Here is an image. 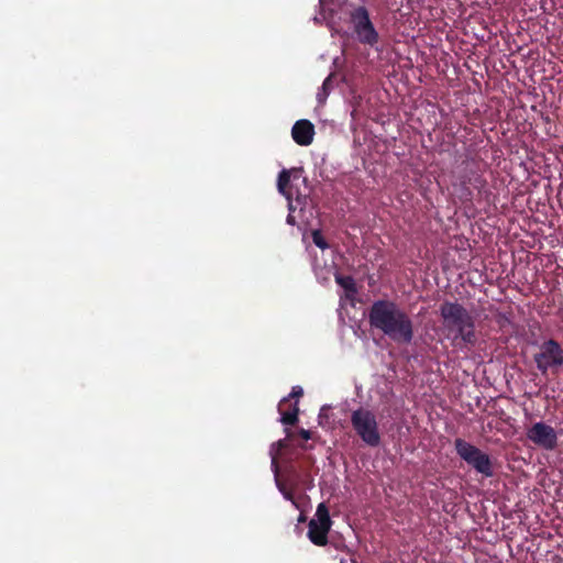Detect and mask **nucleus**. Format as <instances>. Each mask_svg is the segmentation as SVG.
<instances>
[{"mask_svg":"<svg viewBox=\"0 0 563 563\" xmlns=\"http://www.w3.org/2000/svg\"><path fill=\"white\" fill-rule=\"evenodd\" d=\"M277 487H278L279 492L283 494V496L285 497V499L290 500L295 504L294 494L290 490L286 489L285 486L282 483H279L278 481H277Z\"/></svg>","mask_w":563,"mask_h":563,"instance_id":"15","label":"nucleus"},{"mask_svg":"<svg viewBox=\"0 0 563 563\" xmlns=\"http://www.w3.org/2000/svg\"><path fill=\"white\" fill-rule=\"evenodd\" d=\"M351 426L356 435L368 446L377 448L382 442L376 415L368 408L360 407L351 413Z\"/></svg>","mask_w":563,"mask_h":563,"instance_id":"3","label":"nucleus"},{"mask_svg":"<svg viewBox=\"0 0 563 563\" xmlns=\"http://www.w3.org/2000/svg\"><path fill=\"white\" fill-rule=\"evenodd\" d=\"M311 238H312V241L316 244V246H318L320 250L329 249V244L325 241V239L323 238L320 230H313L311 232Z\"/></svg>","mask_w":563,"mask_h":563,"instance_id":"13","label":"nucleus"},{"mask_svg":"<svg viewBox=\"0 0 563 563\" xmlns=\"http://www.w3.org/2000/svg\"><path fill=\"white\" fill-rule=\"evenodd\" d=\"M484 183H485V181H484V179H483L481 176H478V177H476V178H475V186H476V187L482 186Z\"/></svg>","mask_w":563,"mask_h":563,"instance_id":"18","label":"nucleus"},{"mask_svg":"<svg viewBox=\"0 0 563 563\" xmlns=\"http://www.w3.org/2000/svg\"><path fill=\"white\" fill-rule=\"evenodd\" d=\"M285 432H286V438L280 439L277 442H275L272 445V450H274L276 448L278 451H282V450H285L288 448V440L294 435V433L287 428L285 429Z\"/></svg>","mask_w":563,"mask_h":563,"instance_id":"14","label":"nucleus"},{"mask_svg":"<svg viewBox=\"0 0 563 563\" xmlns=\"http://www.w3.org/2000/svg\"><path fill=\"white\" fill-rule=\"evenodd\" d=\"M334 279L335 283L345 290L347 297H352L357 294V287L352 276L335 274Z\"/></svg>","mask_w":563,"mask_h":563,"instance_id":"12","label":"nucleus"},{"mask_svg":"<svg viewBox=\"0 0 563 563\" xmlns=\"http://www.w3.org/2000/svg\"><path fill=\"white\" fill-rule=\"evenodd\" d=\"M454 449L459 457L477 473L484 477H492L494 475L493 462L487 453L462 438L454 440Z\"/></svg>","mask_w":563,"mask_h":563,"instance_id":"4","label":"nucleus"},{"mask_svg":"<svg viewBox=\"0 0 563 563\" xmlns=\"http://www.w3.org/2000/svg\"><path fill=\"white\" fill-rule=\"evenodd\" d=\"M288 404V397H284L279 405H278V411L280 413V422L284 426H294L298 422V415H299V406L298 402L295 401L292 405H289V410H284V406Z\"/></svg>","mask_w":563,"mask_h":563,"instance_id":"11","label":"nucleus"},{"mask_svg":"<svg viewBox=\"0 0 563 563\" xmlns=\"http://www.w3.org/2000/svg\"><path fill=\"white\" fill-rule=\"evenodd\" d=\"M303 395V390L300 386H294L292 389H291V393L287 396L288 397V401L290 400V398H295L296 401L298 402V399L300 397H302Z\"/></svg>","mask_w":563,"mask_h":563,"instance_id":"16","label":"nucleus"},{"mask_svg":"<svg viewBox=\"0 0 563 563\" xmlns=\"http://www.w3.org/2000/svg\"><path fill=\"white\" fill-rule=\"evenodd\" d=\"M329 80H330V78H327V79L324 80V82H323V85H322V88H323V89H325V88H327V84H328V81H329Z\"/></svg>","mask_w":563,"mask_h":563,"instance_id":"20","label":"nucleus"},{"mask_svg":"<svg viewBox=\"0 0 563 563\" xmlns=\"http://www.w3.org/2000/svg\"><path fill=\"white\" fill-rule=\"evenodd\" d=\"M276 461H277L276 453H274V454L272 453V465L275 466V467H277V462Z\"/></svg>","mask_w":563,"mask_h":563,"instance_id":"19","label":"nucleus"},{"mask_svg":"<svg viewBox=\"0 0 563 563\" xmlns=\"http://www.w3.org/2000/svg\"><path fill=\"white\" fill-rule=\"evenodd\" d=\"M439 312L451 345L460 351H471L478 341L474 316L460 302L450 300L441 303Z\"/></svg>","mask_w":563,"mask_h":563,"instance_id":"2","label":"nucleus"},{"mask_svg":"<svg viewBox=\"0 0 563 563\" xmlns=\"http://www.w3.org/2000/svg\"><path fill=\"white\" fill-rule=\"evenodd\" d=\"M368 322L398 344H409L415 335L410 316L393 300L374 301L368 310Z\"/></svg>","mask_w":563,"mask_h":563,"instance_id":"1","label":"nucleus"},{"mask_svg":"<svg viewBox=\"0 0 563 563\" xmlns=\"http://www.w3.org/2000/svg\"><path fill=\"white\" fill-rule=\"evenodd\" d=\"M298 434L305 440V441H308L312 438V433L311 431L309 430H306V429H300L298 431Z\"/></svg>","mask_w":563,"mask_h":563,"instance_id":"17","label":"nucleus"},{"mask_svg":"<svg viewBox=\"0 0 563 563\" xmlns=\"http://www.w3.org/2000/svg\"><path fill=\"white\" fill-rule=\"evenodd\" d=\"M300 448L306 450L308 446L305 444H300Z\"/></svg>","mask_w":563,"mask_h":563,"instance_id":"21","label":"nucleus"},{"mask_svg":"<svg viewBox=\"0 0 563 563\" xmlns=\"http://www.w3.org/2000/svg\"><path fill=\"white\" fill-rule=\"evenodd\" d=\"M332 520L329 509L324 503L318 505L316 510V519H311L308 525V538L318 547L328 544V533L331 529Z\"/></svg>","mask_w":563,"mask_h":563,"instance_id":"7","label":"nucleus"},{"mask_svg":"<svg viewBox=\"0 0 563 563\" xmlns=\"http://www.w3.org/2000/svg\"><path fill=\"white\" fill-rule=\"evenodd\" d=\"M533 360L537 368L545 375L549 369H559L563 365V349L556 340H545L540 344Z\"/></svg>","mask_w":563,"mask_h":563,"instance_id":"6","label":"nucleus"},{"mask_svg":"<svg viewBox=\"0 0 563 563\" xmlns=\"http://www.w3.org/2000/svg\"><path fill=\"white\" fill-rule=\"evenodd\" d=\"M291 136L298 145L308 146L313 141L314 125L309 120H298L291 129Z\"/></svg>","mask_w":563,"mask_h":563,"instance_id":"10","label":"nucleus"},{"mask_svg":"<svg viewBox=\"0 0 563 563\" xmlns=\"http://www.w3.org/2000/svg\"><path fill=\"white\" fill-rule=\"evenodd\" d=\"M350 21L353 31L361 44L374 47L379 42V34L369 18V12L364 5L355 7L350 12Z\"/></svg>","mask_w":563,"mask_h":563,"instance_id":"5","label":"nucleus"},{"mask_svg":"<svg viewBox=\"0 0 563 563\" xmlns=\"http://www.w3.org/2000/svg\"><path fill=\"white\" fill-rule=\"evenodd\" d=\"M302 168H291V169H283L279 175H278V179H277V188H278V191L286 197V199L288 200V207H289V214L287 216V223L290 224V225H295L296 224V219L295 217L292 216V211H294V207L291 205V198H292V187L290 186V180L291 178L294 180L296 179H299L301 177V174H302Z\"/></svg>","mask_w":563,"mask_h":563,"instance_id":"9","label":"nucleus"},{"mask_svg":"<svg viewBox=\"0 0 563 563\" xmlns=\"http://www.w3.org/2000/svg\"><path fill=\"white\" fill-rule=\"evenodd\" d=\"M527 439L538 448L553 451L558 448V433L543 421L534 422L526 432Z\"/></svg>","mask_w":563,"mask_h":563,"instance_id":"8","label":"nucleus"}]
</instances>
